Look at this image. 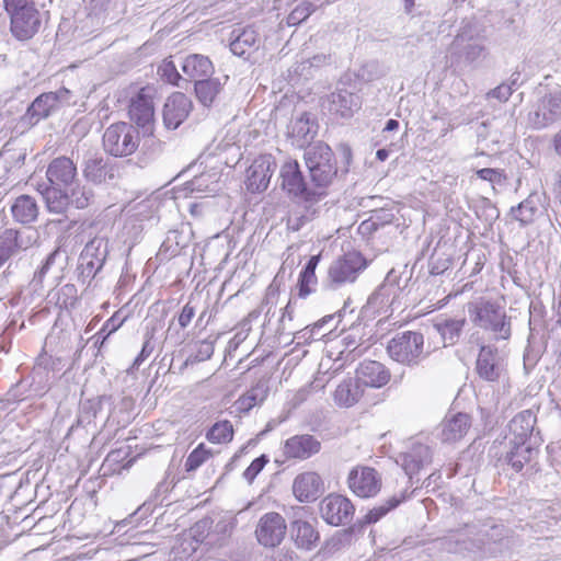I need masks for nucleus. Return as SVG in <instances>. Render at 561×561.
I'll use <instances>...</instances> for the list:
<instances>
[{
  "mask_svg": "<svg viewBox=\"0 0 561 561\" xmlns=\"http://www.w3.org/2000/svg\"><path fill=\"white\" fill-rule=\"evenodd\" d=\"M447 53L453 61L466 65L485 58L488 48L483 30L477 24H465L454 37Z\"/></svg>",
  "mask_w": 561,
  "mask_h": 561,
  "instance_id": "f257e3e1",
  "label": "nucleus"
},
{
  "mask_svg": "<svg viewBox=\"0 0 561 561\" xmlns=\"http://www.w3.org/2000/svg\"><path fill=\"white\" fill-rule=\"evenodd\" d=\"M10 16V32L18 41L33 38L42 26V14L34 0H3Z\"/></svg>",
  "mask_w": 561,
  "mask_h": 561,
  "instance_id": "f03ea898",
  "label": "nucleus"
},
{
  "mask_svg": "<svg viewBox=\"0 0 561 561\" xmlns=\"http://www.w3.org/2000/svg\"><path fill=\"white\" fill-rule=\"evenodd\" d=\"M304 157L314 188L325 192L337 174L332 149L327 144L318 141L306 148Z\"/></svg>",
  "mask_w": 561,
  "mask_h": 561,
  "instance_id": "7ed1b4c3",
  "label": "nucleus"
},
{
  "mask_svg": "<svg viewBox=\"0 0 561 561\" xmlns=\"http://www.w3.org/2000/svg\"><path fill=\"white\" fill-rule=\"evenodd\" d=\"M387 353L392 360L408 367H415L426 357L424 336L416 331L397 333L388 342Z\"/></svg>",
  "mask_w": 561,
  "mask_h": 561,
  "instance_id": "20e7f679",
  "label": "nucleus"
},
{
  "mask_svg": "<svg viewBox=\"0 0 561 561\" xmlns=\"http://www.w3.org/2000/svg\"><path fill=\"white\" fill-rule=\"evenodd\" d=\"M139 142L138 128L126 122L111 124L102 137L104 151L115 158L133 154L139 147Z\"/></svg>",
  "mask_w": 561,
  "mask_h": 561,
  "instance_id": "39448f33",
  "label": "nucleus"
},
{
  "mask_svg": "<svg viewBox=\"0 0 561 561\" xmlns=\"http://www.w3.org/2000/svg\"><path fill=\"white\" fill-rule=\"evenodd\" d=\"M468 312L472 323L490 331L496 339L507 340L511 336V321L505 312L490 301L471 302Z\"/></svg>",
  "mask_w": 561,
  "mask_h": 561,
  "instance_id": "423d86ee",
  "label": "nucleus"
},
{
  "mask_svg": "<svg viewBox=\"0 0 561 561\" xmlns=\"http://www.w3.org/2000/svg\"><path fill=\"white\" fill-rule=\"evenodd\" d=\"M366 266L367 261L359 252H347L330 265L325 286L336 289L346 283H353Z\"/></svg>",
  "mask_w": 561,
  "mask_h": 561,
  "instance_id": "0eeeda50",
  "label": "nucleus"
},
{
  "mask_svg": "<svg viewBox=\"0 0 561 561\" xmlns=\"http://www.w3.org/2000/svg\"><path fill=\"white\" fill-rule=\"evenodd\" d=\"M72 99V92L66 88L42 93L27 107L24 118L28 124L35 125L58 111L61 106L75 104L76 102Z\"/></svg>",
  "mask_w": 561,
  "mask_h": 561,
  "instance_id": "6e6552de",
  "label": "nucleus"
},
{
  "mask_svg": "<svg viewBox=\"0 0 561 561\" xmlns=\"http://www.w3.org/2000/svg\"><path fill=\"white\" fill-rule=\"evenodd\" d=\"M282 186L296 202L321 201L325 196L324 191L310 187L299 169L297 161L286 162L280 170Z\"/></svg>",
  "mask_w": 561,
  "mask_h": 561,
  "instance_id": "1a4fd4ad",
  "label": "nucleus"
},
{
  "mask_svg": "<svg viewBox=\"0 0 561 561\" xmlns=\"http://www.w3.org/2000/svg\"><path fill=\"white\" fill-rule=\"evenodd\" d=\"M561 119V90L556 89L542 94L534 110L528 113V124L535 129L549 127Z\"/></svg>",
  "mask_w": 561,
  "mask_h": 561,
  "instance_id": "9d476101",
  "label": "nucleus"
},
{
  "mask_svg": "<svg viewBox=\"0 0 561 561\" xmlns=\"http://www.w3.org/2000/svg\"><path fill=\"white\" fill-rule=\"evenodd\" d=\"M123 174L121 163L104 157H91L84 162L83 176L94 184H115Z\"/></svg>",
  "mask_w": 561,
  "mask_h": 561,
  "instance_id": "9b49d317",
  "label": "nucleus"
},
{
  "mask_svg": "<svg viewBox=\"0 0 561 561\" xmlns=\"http://www.w3.org/2000/svg\"><path fill=\"white\" fill-rule=\"evenodd\" d=\"M108 254L107 240L93 238L90 240L80 254L79 270L83 279H93L102 270Z\"/></svg>",
  "mask_w": 561,
  "mask_h": 561,
  "instance_id": "f8f14e48",
  "label": "nucleus"
},
{
  "mask_svg": "<svg viewBox=\"0 0 561 561\" xmlns=\"http://www.w3.org/2000/svg\"><path fill=\"white\" fill-rule=\"evenodd\" d=\"M35 241V231L30 229H5L0 234V267L11 257L30 249Z\"/></svg>",
  "mask_w": 561,
  "mask_h": 561,
  "instance_id": "ddd939ff",
  "label": "nucleus"
},
{
  "mask_svg": "<svg viewBox=\"0 0 561 561\" xmlns=\"http://www.w3.org/2000/svg\"><path fill=\"white\" fill-rule=\"evenodd\" d=\"M478 376L488 382H499L506 376V363L497 348L485 345L480 348L476 362Z\"/></svg>",
  "mask_w": 561,
  "mask_h": 561,
  "instance_id": "4468645a",
  "label": "nucleus"
},
{
  "mask_svg": "<svg viewBox=\"0 0 561 561\" xmlns=\"http://www.w3.org/2000/svg\"><path fill=\"white\" fill-rule=\"evenodd\" d=\"M347 483L355 495L363 499L371 497L381 489V476L371 467L358 466L350 471Z\"/></svg>",
  "mask_w": 561,
  "mask_h": 561,
  "instance_id": "2eb2a0df",
  "label": "nucleus"
},
{
  "mask_svg": "<svg viewBox=\"0 0 561 561\" xmlns=\"http://www.w3.org/2000/svg\"><path fill=\"white\" fill-rule=\"evenodd\" d=\"M286 530L287 525L284 517L276 512H270L259 519L255 536L262 546L276 547L284 539Z\"/></svg>",
  "mask_w": 561,
  "mask_h": 561,
  "instance_id": "dca6fc26",
  "label": "nucleus"
},
{
  "mask_svg": "<svg viewBox=\"0 0 561 561\" xmlns=\"http://www.w3.org/2000/svg\"><path fill=\"white\" fill-rule=\"evenodd\" d=\"M352 502L339 494H330L320 504L322 518L330 525L340 526L351 522L354 514Z\"/></svg>",
  "mask_w": 561,
  "mask_h": 561,
  "instance_id": "f3484780",
  "label": "nucleus"
},
{
  "mask_svg": "<svg viewBox=\"0 0 561 561\" xmlns=\"http://www.w3.org/2000/svg\"><path fill=\"white\" fill-rule=\"evenodd\" d=\"M128 115L131 122L142 129L145 136L153 131V103L151 98L141 90L130 100Z\"/></svg>",
  "mask_w": 561,
  "mask_h": 561,
  "instance_id": "a211bd4d",
  "label": "nucleus"
},
{
  "mask_svg": "<svg viewBox=\"0 0 561 561\" xmlns=\"http://www.w3.org/2000/svg\"><path fill=\"white\" fill-rule=\"evenodd\" d=\"M432 462V450L427 445L413 443L410 448L397 458L405 474L412 480L424 467Z\"/></svg>",
  "mask_w": 561,
  "mask_h": 561,
  "instance_id": "6ab92c4d",
  "label": "nucleus"
},
{
  "mask_svg": "<svg viewBox=\"0 0 561 561\" xmlns=\"http://www.w3.org/2000/svg\"><path fill=\"white\" fill-rule=\"evenodd\" d=\"M77 165L68 157L53 159L47 167L46 176L49 185L68 188L77 180Z\"/></svg>",
  "mask_w": 561,
  "mask_h": 561,
  "instance_id": "aec40b11",
  "label": "nucleus"
},
{
  "mask_svg": "<svg viewBox=\"0 0 561 561\" xmlns=\"http://www.w3.org/2000/svg\"><path fill=\"white\" fill-rule=\"evenodd\" d=\"M293 492L301 503L313 502L324 493V483L317 472H302L295 478Z\"/></svg>",
  "mask_w": 561,
  "mask_h": 561,
  "instance_id": "412c9836",
  "label": "nucleus"
},
{
  "mask_svg": "<svg viewBox=\"0 0 561 561\" xmlns=\"http://www.w3.org/2000/svg\"><path fill=\"white\" fill-rule=\"evenodd\" d=\"M401 291L399 275L392 268L388 272L383 283L371 294L368 304L379 310L389 308L399 298Z\"/></svg>",
  "mask_w": 561,
  "mask_h": 561,
  "instance_id": "4be33fe9",
  "label": "nucleus"
},
{
  "mask_svg": "<svg viewBox=\"0 0 561 561\" xmlns=\"http://www.w3.org/2000/svg\"><path fill=\"white\" fill-rule=\"evenodd\" d=\"M192 110L191 100L182 92L171 94L163 107V123L167 128L175 129L188 116Z\"/></svg>",
  "mask_w": 561,
  "mask_h": 561,
  "instance_id": "5701e85b",
  "label": "nucleus"
},
{
  "mask_svg": "<svg viewBox=\"0 0 561 561\" xmlns=\"http://www.w3.org/2000/svg\"><path fill=\"white\" fill-rule=\"evenodd\" d=\"M321 450V442L309 434L289 437L283 447L286 458L306 460Z\"/></svg>",
  "mask_w": 561,
  "mask_h": 561,
  "instance_id": "b1692460",
  "label": "nucleus"
},
{
  "mask_svg": "<svg viewBox=\"0 0 561 561\" xmlns=\"http://www.w3.org/2000/svg\"><path fill=\"white\" fill-rule=\"evenodd\" d=\"M318 133V125L308 112L301 113L291 119L287 135L291 139V144L298 148L309 146L310 141Z\"/></svg>",
  "mask_w": 561,
  "mask_h": 561,
  "instance_id": "393cba45",
  "label": "nucleus"
},
{
  "mask_svg": "<svg viewBox=\"0 0 561 561\" xmlns=\"http://www.w3.org/2000/svg\"><path fill=\"white\" fill-rule=\"evenodd\" d=\"M389 369L377 360H364L356 369V379L362 387L380 388L390 380Z\"/></svg>",
  "mask_w": 561,
  "mask_h": 561,
  "instance_id": "a878e982",
  "label": "nucleus"
},
{
  "mask_svg": "<svg viewBox=\"0 0 561 561\" xmlns=\"http://www.w3.org/2000/svg\"><path fill=\"white\" fill-rule=\"evenodd\" d=\"M230 50L233 55L249 59L259 48L260 37L253 26L236 28L231 33Z\"/></svg>",
  "mask_w": 561,
  "mask_h": 561,
  "instance_id": "bb28decb",
  "label": "nucleus"
},
{
  "mask_svg": "<svg viewBox=\"0 0 561 561\" xmlns=\"http://www.w3.org/2000/svg\"><path fill=\"white\" fill-rule=\"evenodd\" d=\"M511 449L505 454L503 461L514 471L520 472L538 455V449L529 442H510Z\"/></svg>",
  "mask_w": 561,
  "mask_h": 561,
  "instance_id": "cd10ccee",
  "label": "nucleus"
},
{
  "mask_svg": "<svg viewBox=\"0 0 561 561\" xmlns=\"http://www.w3.org/2000/svg\"><path fill=\"white\" fill-rule=\"evenodd\" d=\"M330 111L341 117H351L362 106V99L358 94L341 89L332 92L329 99Z\"/></svg>",
  "mask_w": 561,
  "mask_h": 561,
  "instance_id": "c85d7f7f",
  "label": "nucleus"
},
{
  "mask_svg": "<svg viewBox=\"0 0 561 561\" xmlns=\"http://www.w3.org/2000/svg\"><path fill=\"white\" fill-rule=\"evenodd\" d=\"M181 67L183 73L187 77V79H184L185 82L194 81L196 83L197 80L211 77L214 73L210 59L199 54H192L183 58Z\"/></svg>",
  "mask_w": 561,
  "mask_h": 561,
  "instance_id": "c756f323",
  "label": "nucleus"
},
{
  "mask_svg": "<svg viewBox=\"0 0 561 561\" xmlns=\"http://www.w3.org/2000/svg\"><path fill=\"white\" fill-rule=\"evenodd\" d=\"M271 161L266 158L255 160L248 169L247 188L252 192H263L267 188L271 176Z\"/></svg>",
  "mask_w": 561,
  "mask_h": 561,
  "instance_id": "7c9ffc66",
  "label": "nucleus"
},
{
  "mask_svg": "<svg viewBox=\"0 0 561 561\" xmlns=\"http://www.w3.org/2000/svg\"><path fill=\"white\" fill-rule=\"evenodd\" d=\"M270 392L268 380L261 378L245 393H243L233 404L236 411L248 413L255 405L263 403Z\"/></svg>",
  "mask_w": 561,
  "mask_h": 561,
  "instance_id": "2f4dec72",
  "label": "nucleus"
},
{
  "mask_svg": "<svg viewBox=\"0 0 561 561\" xmlns=\"http://www.w3.org/2000/svg\"><path fill=\"white\" fill-rule=\"evenodd\" d=\"M11 214L15 221L28 225L37 219L39 208L34 197L23 194L18 196L12 203Z\"/></svg>",
  "mask_w": 561,
  "mask_h": 561,
  "instance_id": "473e14b6",
  "label": "nucleus"
},
{
  "mask_svg": "<svg viewBox=\"0 0 561 561\" xmlns=\"http://www.w3.org/2000/svg\"><path fill=\"white\" fill-rule=\"evenodd\" d=\"M290 535L295 545L305 550H311L319 541V533L316 528L306 520L296 519L291 523Z\"/></svg>",
  "mask_w": 561,
  "mask_h": 561,
  "instance_id": "72a5a7b5",
  "label": "nucleus"
},
{
  "mask_svg": "<svg viewBox=\"0 0 561 561\" xmlns=\"http://www.w3.org/2000/svg\"><path fill=\"white\" fill-rule=\"evenodd\" d=\"M364 388L356 378L344 379L334 391V402L340 407L350 408L363 397Z\"/></svg>",
  "mask_w": 561,
  "mask_h": 561,
  "instance_id": "f704fd0d",
  "label": "nucleus"
},
{
  "mask_svg": "<svg viewBox=\"0 0 561 561\" xmlns=\"http://www.w3.org/2000/svg\"><path fill=\"white\" fill-rule=\"evenodd\" d=\"M471 426V417L467 413H457L443 423L442 438L444 442L461 439Z\"/></svg>",
  "mask_w": 561,
  "mask_h": 561,
  "instance_id": "c9c22d12",
  "label": "nucleus"
},
{
  "mask_svg": "<svg viewBox=\"0 0 561 561\" xmlns=\"http://www.w3.org/2000/svg\"><path fill=\"white\" fill-rule=\"evenodd\" d=\"M46 208L50 214L66 217L70 206V196L66 188L48 185L42 192Z\"/></svg>",
  "mask_w": 561,
  "mask_h": 561,
  "instance_id": "e433bc0d",
  "label": "nucleus"
},
{
  "mask_svg": "<svg viewBox=\"0 0 561 561\" xmlns=\"http://www.w3.org/2000/svg\"><path fill=\"white\" fill-rule=\"evenodd\" d=\"M320 202L321 201L297 202L296 209H294L288 216V227L291 230L297 231L306 222L312 220L320 211Z\"/></svg>",
  "mask_w": 561,
  "mask_h": 561,
  "instance_id": "4c0bfd02",
  "label": "nucleus"
},
{
  "mask_svg": "<svg viewBox=\"0 0 561 561\" xmlns=\"http://www.w3.org/2000/svg\"><path fill=\"white\" fill-rule=\"evenodd\" d=\"M536 423V415L530 410L519 412L510 423V431L514 436L511 442H528Z\"/></svg>",
  "mask_w": 561,
  "mask_h": 561,
  "instance_id": "58836bf2",
  "label": "nucleus"
},
{
  "mask_svg": "<svg viewBox=\"0 0 561 561\" xmlns=\"http://www.w3.org/2000/svg\"><path fill=\"white\" fill-rule=\"evenodd\" d=\"M473 527L467 526L466 530H457L451 533L444 539V547L449 552L461 553L472 551L478 548V543L472 539Z\"/></svg>",
  "mask_w": 561,
  "mask_h": 561,
  "instance_id": "ea45409f",
  "label": "nucleus"
},
{
  "mask_svg": "<svg viewBox=\"0 0 561 561\" xmlns=\"http://www.w3.org/2000/svg\"><path fill=\"white\" fill-rule=\"evenodd\" d=\"M466 324V319H440L434 323L435 330L439 333L444 341V345H454L458 342L462 329Z\"/></svg>",
  "mask_w": 561,
  "mask_h": 561,
  "instance_id": "a19ab883",
  "label": "nucleus"
},
{
  "mask_svg": "<svg viewBox=\"0 0 561 561\" xmlns=\"http://www.w3.org/2000/svg\"><path fill=\"white\" fill-rule=\"evenodd\" d=\"M221 88L220 80L211 77L199 79L194 83L195 95L204 106H210L214 103Z\"/></svg>",
  "mask_w": 561,
  "mask_h": 561,
  "instance_id": "79ce46f5",
  "label": "nucleus"
},
{
  "mask_svg": "<svg viewBox=\"0 0 561 561\" xmlns=\"http://www.w3.org/2000/svg\"><path fill=\"white\" fill-rule=\"evenodd\" d=\"M539 211V197L536 194H530L525 201L511 209L512 216L522 225L531 224Z\"/></svg>",
  "mask_w": 561,
  "mask_h": 561,
  "instance_id": "37998d69",
  "label": "nucleus"
},
{
  "mask_svg": "<svg viewBox=\"0 0 561 561\" xmlns=\"http://www.w3.org/2000/svg\"><path fill=\"white\" fill-rule=\"evenodd\" d=\"M108 400L110 397L106 396L82 400L79 408L77 426H87L91 424L101 411L103 402Z\"/></svg>",
  "mask_w": 561,
  "mask_h": 561,
  "instance_id": "c03bdc74",
  "label": "nucleus"
},
{
  "mask_svg": "<svg viewBox=\"0 0 561 561\" xmlns=\"http://www.w3.org/2000/svg\"><path fill=\"white\" fill-rule=\"evenodd\" d=\"M207 439L214 444H226L232 440V424L225 420L216 422L206 434Z\"/></svg>",
  "mask_w": 561,
  "mask_h": 561,
  "instance_id": "a18cd8bd",
  "label": "nucleus"
},
{
  "mask_svg": "<svg viewBox=\"0 0 561 561\" xmlns=\"http://www.w3.org/2000/svg\"><path fill=\"white\" fill-rule=\"evenodd\" d=\"M404 499H405L404 494H401L400 496H397V495L391 496L385 503H382L378 506H375L373 510H370L365 515L363 523L366 525L377 523L388 512L396 508L401 502H403Z\"/></svg>",
  "mask_w": 561,
  "mask_h": 561,
  "instance_id": "49530a36",
  "label": "nucleus"
},
{
  "mask_svg": "<svg viewBox=\"0 0 561 561\" xmlns=\"http://www.w3.org/2000/svg\"><path fill=\"white\" fill-rule=\"evenodd\" d=\"M388 72L389 69L383 64L378 60H369L358 70V78L371 82L383 78Z\"/></svg>",
  "mask_w": 561,
  "mask_h": 561,
  "instance_id": "de8ad7c7",
  "label": "nucleus"
},
{
  "mask_svg": "<svg viewBox=\"0 0 561 561\" xmlns=\"http://www.w3.org/2000/svg\"><path fill=\"white\" fill-rule=\"evenodd\" d=\"M125 318L121 316L119 312H115L110 319L105 321L102 329L95 334L94 345L100 344V347L103 346L106 339L114 332H116L124 323Z\"/></svg>",
  "mask_w": 561,
  "mask_h": 561,
  "instance_id": "09e8293b",
  "label": "nucleus"
},
{
  "mask_svg": "<svg viewBox=\"0 0 561 561\" xmlns=\"http://www.w3.org/2000/svg\"><path fill=\"white\" fill-rule=\"evenodd\" d=\"M234 525L231 518L220 517L216 523L214 522L211 528L213 539L208 540L209 545L219 543L231 535Z\"/></svg>",
  "mask_w": 561,
  "mask_h": 561,
  "instance_id": "8fccbe9b",
  "label": "nucleus"
},
{
  "mask_svg": "<svg viewBox=\"0 0 561 561\" xmlns=\"http://www.w3.org/2000/svg\"><path fill=\"white\" fill-rule=\"evenodd\" d=\"M70 205H73L78 209H84L94 202V193L87 186H77L71 190Z\"/></svg>",
  "mask_w": 561,
  "mask_h": 561,
  "instance_id": "3c124183",
  "label": "nucleus"
},
{
  "mask_svg": "<svg viewBox=\"0 0 561 561\" xmlns=\"http://www.w3.org/2000/svg\"><path fill=\"white\" fill-rule=\"evenodd\" d=\"M214 520L209 517L202 518L191 528L193 538L198 542H207L213 539L211 528Z\"/></svg>",
  "mask_w": 561,
  "mask_h": 561,
  "instance_id": "603ef678",
  "label": "nucleus"
},
{
  "mask_svg": "<svg viewBox=\"0 0 561 561\" xmlns=\"http://www.w3.org/2000/svg\"><path fill=\"white\" fill-rule=\"evenodd\" d=\"M70 336H48L45 343V351L62 357L71 348Z\"/></svg>",
  "mask_w": 561,
  "mask_h": 561,
  "instance_id": "864d4df0",
  "label": "nucleus"
},
{
  "mask_svg": "<svg viewBox=\"0 0 561 561\" xmlns=\"http://www.w3.org/2000/svg\"><path fill=\"white\" fill-rule=\"evenodd\" d=\"M314 11L311 2H300L287 16V24L290 26L298 25L304 22Z\"/></svg>",
  "mask_w": 561,
  "mask_h": 561,
  "instance_id": "5fc2aeb1",
  "label": "nucleus"
},
{
  "mask_svg": "<svg viewBox=\"0 0 561 561\" xmlns=\"http://www.w3.org/2000/svg\"><path fill=\"white\" fill-rule=\"evenodd\" d=\"M210 456L204 444H199L187 457L185 461L186 471H194L202 466Z\"/></svg>",
  "mask_w": 561,
  "mask_h": 561,
  "instance_id": "6e6d98bb",
  "label": "nucleus"
},
{
  "mask_svg": "<svg viewBox=\"0 0 561 561\" xmlns=\"http://www.w3.org/2000/svg\"><path fill=\"white\" fill-rule=\"evenodd\" d=\"M185 245V241L182 240V234L178 230H171L168 232L161 249L170 252L171 255H176Z\"/></svg>",
  "mask_w": 561,
  "mask_h": 561,
  "instance_id": "4d7b16f0",
  "label": "nucleus"
},
{
  "mask_svg": "<svg viewBox=\"0 0 561 561\" xmlns=\"http://www.w3.org/2000/svg\"><path fill=\"white\" fill-rule=\"evenodd\" d=\"M476 174L479 179L490 182L493 188L495 185H504L507 180L504 171L500 169L484 168L478 170Z\"/></svg>",
  "mask_w": 561,
  "mask_h": 561,
  "instance_id": "13d9d810",
  "label": "nucleus"
},
{
  "mask_svg": "<svg viewBox=\"0 0 561 561\" xmlns=\"http://www.w3.org/2000/svg\"><path fill=\"white\" fill-rule=\"evenodd\" d=\"M159 75L162 79L171 84L180 85V81L184 79L178 71L175 64L172 60H164L158 69Z\"/></svg>",
  "mask_w": 561,
  "mask_h": 561,
  "instance_id": "bf43d9fd",
  "label": "nucleus"
},
{
  "mask_svg": "<svg viewBox=\"0 0 561 561\" xmlns=\"http://www.w3.org/2000/svg\"><path fill=\"white\" fill-rule=\"evenodd\" d=\"M370 220L374 221V225L377 229L385 227L386 225H390L394 220V215L390 209H386L383 207L371 210Z\"/></svg>",
  "mask_w": 561,
  "mask_h": 561,
  "instance_id": "052dcab7",
  "label": "nucleus"
},
{
  "mask_svg": "<svg viewBox=\"0 0 561 561\" xmlns=\"http://www.w3.org/2000/svg\"><path fill=\"white\" fill-rule=\"evenodd\" d=\"M214 353V345L211 342L208 341H202L197 345V351L194 355H191L187 360V363H195V362H203L211 357Z\"/></svg>",
  "mask_w": 561,
  "mask_h": 561,
  "instance_id": "680f3d73",
  "label": "nucleus"
},
{
  "mask_svg": "<svg viewBox=\"0 0 561 561\" xmlns=\"http://www.w3.org/2000/svg\"><path fill=\"white\" fill-rule=\"evenodd\" d=\"M267 462L268 458L265 455H261L260 457L255 458L243 472L244 479L249 482H252Z\"/></svg>",
  "mask_w": 561,
  "mask_h": 561,
  "instance_id": "e2e57ef3",
  "label": "nucleus"
},
{
  "mask_svg": "<svg viewBox=\"0 0 561 561\" xmlns=\"http://www.w3.org/2000/svg\"><path fill=\"white\" fill-rule=\"evenodd\" d=\"M316 283V273L301 271L299 275V296L306 297L311 293L310 285Z\"/></svg>",
  "mask_w": 561,
  "mask_h": 561,
  "instance_id": "0e129e2a",
  "label": "nucleus"
},
{
  "mask_svg": "<svg viewBox=\"0 0 561 561\" xmlns=\"http://www.w3.org/2000/svg\"><path fill=\"white\" fill-rule=\"evenodd\" d=\"M196 307L192 304V300H190L180 312L178 317L179 325L182 329H185L192 321V319L195 317Z\"/></svg>",
  "mask_w": 561,
  "mask_h": 561,
  "instance_id": "69168bd1",
  "label": "nucleus"
},
{
  "mask_svg": "<svg viewBox=\"0 0 561 561\" xmlns=\"http://www.w3.org/2000/svg\"><path fill=\"white\" fill-rule=\"evenodd\" d=\"M173 486V481H168V477H165L161 482L157 484L152 493L153 501L156 503L162 502L163 495H165Z\"/></svg>",
  "mask_w": 561,
  "mask_h": 561,
  "instance_id": "338daca9",
  "label": "nucleus"
},
{
  "mask_svg": "<svg viewBox=\"0 0 561 561\" xmlns=\"http://www.w3.org/2000/svg\"><path fill=\"white\" fill-rule=\"evenodd\" d=\"M513 91H514V88H512V85L502 83V84L497 85L496 88H494L489 93V95L497 99L501 102H506L510 99V96L512 95Z\"/></svg>",
  "mask_w": 561,
  "mask_h": 561,
  "instance_id": "774afa93",
  "label": "nucleus"
}]
</instances>
